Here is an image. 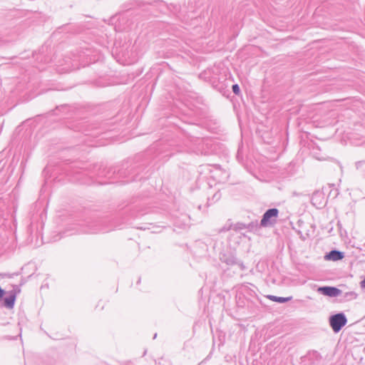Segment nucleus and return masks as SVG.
Returning <instances> with one entry per match:
<instances>
[{
	"instance_id": "8",
	"label": "nucleus",
	"mask_w": 365,
	"mask_h": 365,
	"mask_svg": "<svg viewBox=\"0 0 365 365\" xmlns=\"http://www.w3.org/2000/svg\"><path fill=\"white\" fill-rule=\"evenodd\" d=\"M207 169L210 170V172L212 173L211 177L214 179L220 181V174L222 173V170L220 168L219 166H215L211 168L210 165H207Z\"/></svg>"
},
{
	"instance_id": "11",
	"label": "nucleus",
	"mask_w": 365,
	"mask_h": 365,
	"mask_svg": "<svg viewBox=\"0 0 365 365\" xmlns=\"http://www.w3.org/2000/svg\"><path fill=\"white\" fill-rule=\"evenodd\" d=\"M232 91L235 94L237 95L240 92V86L237 84H233L232 86Z\"/></svg>"
},
{
	"instance_id": "6",
	"label": "nucleus",
	"mask_w": 365,
	"mask_h": 365,
	"mask_svg": "<svg viewBox=\"0 0 365 365\" xmlns=\"http://www.w3.org/2000/svg\"><path fill=\"white\" fill-rule=\"evenodd\" d=\"M343 258V253L336 250L331 251L328 255L325 256V259L331 261H337Z\"/></svg>"
},
{
	"instance_id": "7",
	"label": "nucleus",
	"mask_w": 365,
	"mask_h": 365,
	"mask_svg": "<svg viewBox=\"0 0 365 365\" xmlns=\"http://www.w3.org/2000/svg\"><path fill=\"white\" fill-rule=\"evenodd\" d=\"M15 300H16V294L12 292L9 296L6 297L4 299V307L8 309H12L14 306Z\"/></svg>"
},
{
	"instance_id": "3",
	"label": "nucleus",
	"mask_w": 365,
	"mask_h": 365,
	"mask_svg": "<svg viewBox=\"0 0 365 365\" xmlns=\"http://www.w3.org/2000/svg\"><path fill=\"white\" fill-rule=\"evenodd\" d=\"M318 292L324 295L329 297H336L341 293L340 289L333 287H319Z\"/></svg>"
},
{
	"instance_id": "16",
	"label": "nucleus",
	"mask_w": 365,
	"mask_h": 365,
	"mask_svg": "<svg viewBox=\"0 0 365 365\" xmlns=\"http://www.w3.org/2000/svg\"><path fill=\"white\" fill-rule=\"evenodd\" d=\"M274 212H275V215H277V210H276V209L274 210Z\"/></svg>"
},
{
	"instance_id": "15",
	"label": "nucleus",
	"mask_w": 365,
	"mask_h": 365,
	"mask_svg": "<svg viewBox=\"0 0 365 365\" xmlns=\"http://www.w3.org/2000/svg\"><path fill=\"white\" fill-rule=\"evenodd\" d=\"M156 336H157V334H155L154 335L153 338H154V339H155V338H156Z\"/></svg>"
},
{
	"instance_id": "1",
	"label": "nucleus",
	"mask_w": 365,
	"mask_h": 365,
	"mask_svg": "<svg viewBox=\"0 0 365 365\" xmlns=\"http://www.w3.org/2000/svg\"><path fill=\"white\" fill-rule=\"evenodd\" d=\"M106 218L93 217L81 221L78 225L80 226L79 232L86 234H97L100 232H108L112 230V227H108Z\"/></svg>"
},
{
	"instance_id": "14",
	"label": "nucleus",
	"mask_w": 365,
	"mask_h": 365,
	"mask_svg": "<svg viewBox=\"0 0 365 365\" xmlns=\"http://www.w3.org/2000/svg\"><path fill=\"white\" fill-rule=\"evenodd\" d=\"M361 287L365 288V279L363 281H361Z\"/></svg>"
},
{
	"instance_id": "10",
	"label": "nucleus",
	"mask_w": 365,
	"mask_h": 365,
	"mask_svg": "<svg viewBox=\"0 0 365 365\" xmlns=\"http://www.w3.org/2000/svg\"><path fill=\"white\" fill-rule=\"evenodd\" d=\"M291 299V297H275V302L283 303Z\"/></svg>"
},
{
	"instance_id": "2",
	"label": "nucleus",
	"mask_w": 365,
	"mask_h": 365,
	"mask_svg": "<svg viewBox=\"0 0 365 365\" xmlns=\"http://www.w3.org/2000/svg\"><path fill=\"white\" fill-rule=\"evenodd\" d=\"M346 318L344 314H336L331 316L329 319V324L333 331L339 332L341 329L346 324Z\"/></svg>"
},
{
	"instance_id": "5",
	"label": "nucleus",
	"mask_w": 365,
	"mask_h": 365,
	"mask_svg": "<svg viewBox=\"0 0 365 365\" xmlns=\"http://www.w3.org/2000/svg\"><path fill=\"white\" fill-rule=\"evenodd\" d=\"M257 228H258V223L257 221L249 223L248 225H245L243 223H237L235 225V230H242L244 229H247L250 231H255Z\"/></svg>"
},
{
	"instance_id": "4",
	"label": "nucleus",
	"mask_w": 365,
	"mask_h": 365,
	"mask_svg": "<svg viewBox=\"0 0 365 365\" xmlns=\"http://www.w3.org/2000/svg\"><path fill=\"white\" fill-rule=\"evenodd\" d=\"M274 217V207L269 208L267 210L265 213L263 215L262 218L261 220L260 224L258 225V227H267L271 225L270 220Z\"/></svg>"
},
{
	"instance_id": "13",
	"label": "nucleus",
	"mask_w": 365,
	"mask_h": 365,
	"mask_svg": "<svg viewBox=\"0 0 365 365\" xmlns=\"http://www.w3.org/2000/svg\"><path fill=\"white\" fill-rule=\"evenodd\" d=\"M267 297L274 302V295H267Z\"/></svg>"
},
{
	"instance_id": "9",
	"label": "nucleus",
	"mask_w": 365,
	"mask_h": 365,
	"mask_svg": "<svg viewBox=\"0 0 365 365\" xmlns=\"http://www.w3.org/2000/svg\"><path fill=\"white\" fill-rule=\"evenodd\" d=\"M222 262L226 263L228 265H232L237 263V259L233 255H222L220 257Z\"/></svg>"
},
{
	"instance_id": "12",
	"label": "nucleus",
	"mask_w": 365,
	"mask_h": 365,
	"mask_svg": "<svg viewBox=\"0 0 365 365\" xmlns=\"http://www.w3.org/2000/svg\"><path fill=\"white\" fill-rule=\"evenodd\" d=\"M267 133H264L262 135V138L265 143L270 144L272 142V139L271 140L268 139L267 137Z\"/></svg>"
}]
</instances>
